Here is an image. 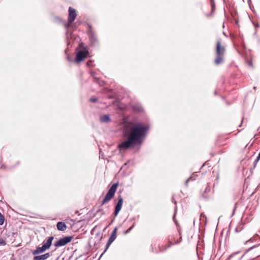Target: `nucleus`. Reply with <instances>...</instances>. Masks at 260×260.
Segmentation results:
<instances>
[{
  "instance_id": "f257e3e1",
  "label": "nucleus",
  "mask_w": 260,
  "mask_h": 260,
  "mask_svg": "<svg viewBox=\"0 0 260 260\" xmlns=\"http://www.w3.org/2000/svg\"><path fill=\"white\" fill-rule=\"evenodd\" d=\"M149 129L148 125L141 122H124L123 135L127 140L119 144L118 147L121 150H126L135 144L140 143Z\"/></svg>"
},
{
  "instance_id": "f03ea898",
  "label": "nucleus",
  "mask_w": 260,
  "mask_h": 260,
  "mask_svg": "<svg viewBox=\"0 0 260 260\" xmlns=\"http://www.w3.org/2000/svg\"><path fill=\"white\" fill-rule=\"evenodd\" d=\"M225 51V47L221 45L220 40H219L216 43L215 64H219L223 62Z\"/></svg>"
},
{
  "instance_id": "7ed1b4c3",
  "label": "nucleus",
  "mask_w": 260,
  "mask_h": 260,
  "mask_svg": "<svg viewBox=\"0 0 260 260\" xmlns=\"http://www.w3.org/2000/svg\"><path fill=\"white\" fill-rule=\"evenodd\" d=\"M118 185V184L117 183H115L112 185L102 201V205L105 204L113 198L116 191Z\"/></svg>"
},
{
  "instance_id": "20e7f679",
  "label": "nucleus",
  "mask_w": 260,
  "mask_h": 260,
  "mask_svg": "<svg viewBox=\"0 0 260 260\" xmlns=\"http://www.w3.org/2000/svg\"><path fill=\"white\" fill-rule=\"evenodd\" d=\"M77 16V13L76 10L72 8L69 7V17H68V23H66L65 26L67 28L70 27V25L75 20Z\"/></svg>"
},
{
  "instance_id": "39448f33",
  "label": "nucleus",
  "mask_w": 260,
  "mask_h": 260,
  "mask_svg": "<svg viewBox=\"0 0 260 260\" xmlns=\"http://www.w3.org/2000/svg\"><path fill=\"white\" fill-rule=\"evenodd\" d=\"M72 239V236H66L62 238H60L54 243V246L55 247L64 246L69 243Z\"/></svg>"
},
{
  "instance_id": "423d86ee",
  "label": "nucleus",
  "mask_w": 260,
  "mask_h": 260,
  "mask_svg": "<svg viewBox=\"0 0 260 260\" xmlns=\"http://www.w3.org/2000/svg\"><path fill=\"white\" fill-rule=\"evenodd\" d=\"M89 52L87 50H80L77 52L75 58V61L79 62L83 60L88 55Z\"/></svg>"
},
{
  "instance_id": "0eeeda50",
  "label": "nucleus",
  "mask_w": 260,
  "mask_h": 260,
  "mask_svg": "<svg viewBox=\"0 0 260 260\" xmlns=\"http://www.w3.org/2000/svg\"><path fill=\"white\" fill-rule=\"evenodd\" d=\"M123 204V198L121 196H118V202L115 206L114 212V216H116L120 211Z\"/></svg>"
},
{
  "instance_id": "6e6552de",
  "label": "nucleus",
  "mask_w": 260,
  "mask_h": 260,
  "mask_svg": "<svg viewBox=\"0 0 260 260\" xmlns=\"http://www.w3.org/2000/svg\"><path fill=\"white\" fill-rule=\"evenodd\" d=\"M47 249L43 245L42 247H38L36 250L32 251V253L33 255H36L44 252Z\"/></svg>"
},
{
  "instance_id": "1a4fd4ad",
  "label": "nucleus",
  "mask_w": 260,
  "mask_h": 260,
  "mask_svg": "<svg viewBox=\"0 0 260 260\" xmlns=\"http://www.w3.org/2000/svg\"><path fill=\"white\" fill-rule=\"evenodd\" d=\"M50 256L49 253H46L43 255L34 256L33 260H46Z\"/></svg>"
},
{
  "instance_id": "9d476101",
  "label": "nucleus",
  "mask_w": 260,
  "mask_h": 260,
  "mask_svg": "<svg viewBox=\"0 0 260 260\" xmlns=\"http://www.w3.org/2000/svg\"><path fill=\"white\" fill-rule=\"evenodd\" d=\"M54 237L53 236L49 237L46 241L43 242V245L47 249H49L52 244V242Z\"/></svg>"
},
{
  "instance_id": "9b49d317",
  "label": "nucleus",
  "mask_w": 260,
  "mask_h": 260,
  "mask_svg": "<svg viewBox=\"0 0 260 260\" xmlns=\"http://www.w3.org/2000/svg\"><path fill=\"white\" fill-rule=\"evenodd\" d=\"M117 231V228H115L112 231L111 235L109 239V244H111L116 239V233Z\"/></svg>"
},
{
  "instance_id": "f8f14e48",
  "label": "nucleus",
  "mask_w": 260,
  "mask_h": 260,
  "mask_svg": "<svg viewBox=\"0 0 260 260\" xmlns=\"http://www.w3.org/2000/svg\"><path fill=\"white\" fill-rule=\"evenodd\" d=\"M57 229L59 231H64L67 229L65 223L62 221L58 222L56 225Z\"/></svg>"
},
{
  "instance_id": "ddd939ff",
  "label": "nucleus",
  "mask_w": 260,
  "mask_h": 260,
  "mask_svg": "<svg viewBox=\"0 0 260 260\" xmlns=\"http://www.w3.org/2000/svg\"><path fill=\"white\" fill-rule=\"evenodd\" d=\"M100 121L102 123H108L111 121V118L108 115H103L100 116Z\"/></svg>"
},
{
  "instance_id": "4468645a",
  "label": "nucleus",
  "mask_w": 260,
  "mask_h": 260,
  "mask_svg": "<svg viewBox=\"0 0 260 260\" xmlns=\"http://www.w3.org/2000/svg\"><path fill=\"white\" fill-rule=\"evenodd\" d=\"M133 109V110L136 112H141L142 110V108L138 106H134Z\"/></svg>"
},
{
  "instance_id": "2eb2a0df",
  "label": "nucleus",
  "mask_w": 260,
  "mask_h": 260,
  "mask_svg": "<svg viewBox=\"0 0 260 260\" xmlns=\"http://www.w3.org/2000/svg\"><path fill=\"white\" fill-rule=\"evenodd\" d=\"M5 221L4 216L0 213V225L4 224Z\"/></svg>"
},
{
  "instance_id": "dca6fc26",
  "label": "nucleus",
  "mask_w": 260,
  "mask_h": 260,
  "mask_svg": "<svg viewBox=\"0 0 260 260\" xmlns=\"http://www.w3.org/2000/svg\"><path fill=\"white\" fill-rule=\"evenodd\" d=\"M134 226L135 223H134L132 226H131L127 231L125 232V234L128 233L134 228Z\"/></svg>"
},
{
  "instance_id": "f3484780",
  "label": "nucleus",
  "mask_w": 260,
  "mask_h": 260,
  "mask_svg": "<svg viewBox=\"0 0 260 260\" xmlns=\"http://www.w3.org/2000/svg\"><path fill=\"white\" fill-rule=\"evenodd\" d=\"M6 244V241L3 239H0V246H4Z\"/></svg>"
},
{
  "instance_id": "a211bd4d",
  "label": "nucleus",
  "mask_w": 260,
  "mask_h": 260,
  "mask_svg": "<svg viewBox=\"0 0 260 260\" xmlns=\"http://www.w3.org/2000/svg\"><path fill=\"white\" fill-rule=\"evenodd\" d=\"M90 101L92 103H95L98 101V99L95 98H91L90 99Z\"/></svg>"
},
{
  "instance_id": "6ab92c4d",
  "label": "nucleus",
  "mask_w": 260,
  "mask_h": 260,
  "mask_svg": "<svg viewBox=\"0 0 260 260\" xmlns=\"http://www.w3.org/2000/svg\"><path fill=\"white\" fill-rule=\"evenodd\" d=\"M194 179V178H193L192 176L189 177L186 181V184H187L188 182L190 180H193Z\"/></svg>"
},
{
  "instance_id": "aec40b11",
  "label": "nucleus",
  "mask_w": 260,
  "mask_h": 260,
  "mask_svg": "<svg viewBox=\"0 0 260 260\" xmlns=\"http://www.w3.org/2000/svg\"><path fill=\"white\" fill-rule=\"evenodd\" d=\"M241 229L242 228L239 226V227H237L236 229H235V232L238 233V232H239L241 231Z\"/></svg>"
},
{
  "instance_id": "412c9836",
  "label": "nucleus",
  "mask_w": 260,
  "mask_h": 260,
  "mask_svg": "<svg viewBox=\"0 0 260 260\" xmlns=\"http://www.w3.org/2000/svg\"><path fill=\"white\" fill-rule=\"evenodd\" d=\"M95 73L94 72H92V73H91V75L93 77H94V78H96V77H95Z\"/></svg>"
},
{
  "instance_id": "4be33fe9",
  "label": "nucleus",
  "mask_w": 260,
  "mask_h": 260,
  "mask_svg": "<svg viewBox=\"0 0 260 260\" xmlns=\"http://www.w3.org/2000/svg\"><path fill=\"white\" fill-rule=\"evenodd\" d=\"M111 244H109V241H108V243L107 244V246L108 247Z\"/></svg>"
},
{
  "instance_id": "5701e85b",
  "label": "nucleus",
  "mask_w": 260,
  "mask_h": 260,
  "mask_svg": "<svg viewBox=\"0 0 260 260\" xmlns=\"http://www.w3.org/2000/svg\"><path fill=\"white\" fill-rule=\"evenodd\" d=\"M249 65L250 66H252V62H249Z\"/></svg>"
}]
</instances>
